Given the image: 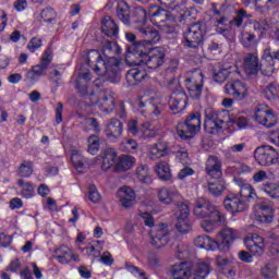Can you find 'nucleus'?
<instances>
[{"label": "nucleus", "instance_id": "obj_1", "mask_svg": "<svg viewBox=\"0 0 279 279\" xmlns=\"http://www.w3.org/2000/svg\"><path fill=\"white\" fill-rule=\"evenodd\" d=\"M121 65V60L111 59L106 61L98 50H89L85 52L78 60V77L84 80V82H90L92 69L96 75H104L111 82V84H119L121 82V74H119V66Z\"/></svg>", "mask_w": 279, "mask_h": 279}, {"label": "nucleus", "instance_id": "obj_2", "mask_svg": "<svg viewBox=\"0 0 279 279\" xmlns=\"http://www.w3.org/2000/svg\"><path fill=\"white\" fill-rule=\"evenodd\" d=\"M233 182L240 186V193L229 195L225 199V208L233 214L243 213V210H247L248 208L247 202L250 199H256V192L250 183H246L241 178H234Z\"/></svg>", "mask_w": 279, "mask_h": 279}, {"label": "nucleus", "instance_id": "obj_3", "mask_svg": "<svg viewBox=\"0 0 279 279\" xmlns=\"http://www.w3.org/2000/svg\"><path fill=\"white\" fill-rule=\"evenodd\" d=\"M130 51H134L136 54L138 62L134 64H145L147 69L151 71H156V69H160L162 64H165V58L167 56L165 48L162 47H155L150 50L145 47V45H133L130 48Z\"/></svg>", "mask_w": 279, "mask_h": 279}, {"label": "nucleus", "instance_id": "obj_4", "mask_svg": "<svg viewBox=\"0 0 279 279\" xmlns=\"http://www.w3.org/2000/svg\"><path fill=\"white\" fill-rule=\"evenodd\" d=\"M148 14L150 23L161 29L163 34H173L175 32V27L171 24V14H169V11L156 4H150Z\"/></svg>", "mask_w": 279, "mask_h": 279}, {"label": "nucleus", "instance_id": "obj_5", "mask_svg": "<svg viewBox=\"0 0 279 279\" xmlns=\"http://www.w3.org/2000/svg\"><path fill=\"white\" fill-rule=\"evenodd\" d=\"M225 123H230V113L227 110L209 109L206 111L204 128L207 134H219L223 130Z\"/></svg>", "mask_w": 279, "mask_h": 279}, {"label": "nucleus", "instance_id": "obj_6", "mask_svg": "<svg viewBox=\"0 0 279 279\" xmlns=\"http://www.w3.org/2000/svg\"><path fill=\"white\" fill-rule=\"evenodd\" d=\"M89 101L92 106H97L101 112H114L117 108V94L111 89H104L99 95L92 93L89 95Z\"/></svg>", "mask_w": 279, "mask_h": 279}, {"label": "nucleus", "instance_id": "obj_7", "mask_svg": "<svg viewBox=\"0 0 279 279\" xmlns=\"http://www.w3.org/2000/svg\"><path fill=\"white\" fill-rule=\"evenodd\" d=\"M202 130V116L199 113L190 114L184 122L177 125V134L183 141L193 138Z\"/></svg>", "mask_w": 279, "mask_h": 279}, {"label": "nucleus", "instance_id": "obj_8", "mask_svg": "<svg viewBox=\"0 0 279 279\" xmlns=\"http://www.w3.org/2000/svg\"><path fill=\"white\" fill-rule=\"evenodd\" d=\"M185 88L192 99H199L204 90V74L199 70L187 72L185 77Z\"/></svg>", "mask_w": 279, "mask_h": 279}, {"label": "nucleus", "instance_id": "obj_9", "mask_svg": "<svg viewBox=\"0 0 279 279\" xmlns=\"http://www.w3.org/2000/svg\"><path fill=\"white\" fill-rule=\"evenodd\" d=\"M204 25L202 23H194L186 32L183 33V45L189 49H197L201 43H204Z\"/></svg>", "mask_w": 279, "mask_h": 279}, {"label": "nucleus", "instance_id": "obj_10", "mask_svg": "<svg viewBox=\"0 0 279 279\" xmlns=\"http://www.w3.org/2000/svg\"><path fill=\"white\" fill-rule=\"evenodd\" d=\"M278 151L272 146L263 145L255 149V160L260 167H271L278 163Z\"/></svg>", "mask_w": 279, "mask_h": 279}, {"label": "nucleus", "instance_id": "obj_11", "mask_svg": "<svg viewBox=\"0 0 279 279\" xmlns=\"http://www.w3.org/2000/svg\"><path fill=\"white\" fill-rule=\"evenodd\" d=\"M225 93L238 101H243V99L250 97V86L245 82L235 78L226 83Z\"/></svg>", "mask_w": 279, "mask_h": 279}, {"label": "nucleus", "instance_id": "obj_12", "mask_svg": "<svg viewBox=\"0 0 279 279\" xmlns=\"http://www.w3.org/2000/svg\"><path fill=\"white\" fill-rule=\"evenodd\" d=\"M135 106L140 108L142 114H145V112H147L148 114L160 117V112H162V105L160 104V98H146L145 96H141L135 100Z\"/></svg>", "mask_w": 279, "mask_h": 279}, {"label": "nucleus", "instance_id": "obj_13", "mask_svg": "<svg viewBox=\"0 0 279 279\" xmlns=\"http://www.w3.org/2000/svg\"><path fill=\"white\" fill-rule=\"evenodd\" d=\"M189 205L186 203L178 204V207L174 209V216L177 218L175 229L181 234H187L191 232V221L189 220Z\"/></svg>", "mask_w": 279, "mask_h": 279}, {"label": "nucleus", "instance_id": "obj_14", "mask_svg": "<svg viewBox=\"0 0 279 279\" xmlns=\"http://www.w3.org/2000/svg\"><path fill=\"white\" fill-rule=\"evenodd\" d=\"M244 245L250 254L256 258H260L265 254V238L258 235V233H248L244 238Z\"/></svg>", "mask_w": 279, "mask_h": 279}, {"label": "nucleus", "instance_id": "obj_15", "mask_svg": "<svg viewBox=\"0 0 279 279\" xmlns=\"http://www.w3.org/2000/svg\"><path fill=\"white\" fill-rule=\"evenodd\" d=\"M256 123L264 125V128H276L278 125V116L274 110L267 107L257 108L254 114Z\"/></svg>", "mask_w": 279, "mask_h": 279}, {"label": "nucleus", "instance_id": "obj_16", "mask_svg": "<svg viewBox=\"0 0 279 279\" xmlns=\"http://www.w3.org/2000/svg\"><path fill=\"white\" fill-rule=\"evenodd\" d=\"M158 199L161 202V204H174L177 205L175 208H178V204H184V202H182V194H180V192H178V190L173 186L161 187L158 191Z\"/></svg>", "mask_w": 279, "mask_h": 279}, {"label": "nucleus", "instance_id": "obj_17", "mask_svg": "<svg viewBox=\"0 0 279 279\" xmlns=\"http://www.w3.org/2000/svg\"><path fill=\"white\" fill-rule=\"evenodd\" d=\"M219 213V207L206 199H201L194 207V215L198 219H205V217H215Z\"/></svg>", "mask_w": 279, "mask_h": 279}, {"label": "nucleus", "instance_id": "obj_18", "mask_svg": "<svg viewBox=\"0 0 279 279\" xmlns=\"http://www.w3.org/2000/svg\"><path fill=\"white\" fill-rule=\"evenodd\" d=\"M234 241H236V231L227 227L220 231L216 243H218V250H220V252H228Z\"/></svg>", "mask_w": 279, "mask_h": 279}, {"label": "nucleus", "instance_id": "obj_19", "mask_svg": "<svg viewBox=\"0 0 279 279\" xmlns=\"http://www.w3.org/2000/svg\"><path fill=\"white\" fill-rule=\"evenodd\" d=\"M128 132L137 138H149V136H154L151 124H149V122H146L138 128V121L130 120L128 122Z\"/></svg>", "mask_w": 279, "mask_h": 279}, {"label": "nucleus", "instance_id": "obj_20", "mask_svg": "<svg viewBox=\"0 0 279 279\" xmlns=\"http://www.w3.org/2000/svg\"><path fill=\"white\" fill-rule=\"evenodd\" d=\"M189 101V97L184 92H173L169 99L170 110H172L173 114H179L182 110H186V104Z\"/></svg>", "mask_w": 279, "mask_h": 279}, {"label": "nucleus", "instance_id": "obj_21", "mask_svg": "<svg viewBox=\"0 0 279 279\" xmlns=\"http://www.w3.org/2000/svg\"><path fill=\"white\" fill-rule=\"evenodd\" d=\"M276 61H274V56H271V49L267 48L264 50L262 56V62L259 63V71L262 75L266 77H271L276 71Z\"/></svg>", "mask_w": 279, "mask_h": 279}, {"label": "nucleus", "instance_id": "obj_22", "mask_svg": "<svg viewBox=\"0 0 279 279\" xmlns=\"http://www.w3.org/2000/svg\"><path fill=\"white\" fill-rule=\"evenodd\" d=\"M171 239V231L167 228V225H162L159 229H157L156 233L151 235L150 244L156 250H160V247H165L169 240Z\"/></svg>", "mask_w": 279, "mask_h": 279}, {"label": "nucleus", "instance_id": "obj_23", "mask_svg": "<svg viewBox=\"0 0 279 279\" xmlns=\"http://www.w3.org/2000/svg\"><path fill=\"white\" fill-rule=\"evenodd\" d=\"M214 82L217 84H223L228 77L232 80V77H241V72L236 65L228 68H221L219 70H214Z\"/></svg>", "mask_w": 279, "mask_h": 279}, {"label": "nucleus", "instance_id": "obj_24", "mask_svg": "<svg viewBox=\"0 0 279 279\" xmlns=\"http://www.w3.org/2000/svg\"><path fill=\"white\" fill-rule=\"evenodd\" d=\"M171 274L174 279H191L193 278V265L189 262L174 264Z\"/></svg>", "mask_w": 279, "mask_h": 279}, {"label": "nucleus", "instance_id": "obj_25", "mask_svg": "<svg viewBox=\"0 0 279 279\" xmlns=\"http://www.w3.org/2000/svg\"><path fill=\"white\" fill-rule=\"evenodd\" d=\"M105 134L108 141L114 143L123 134V123L117 118L111 119L105 129Z\"/></svg>", "mask_w": 279, "mask_h": 279}, {"label": "nucleus", "instance_id": "obj_26", "mask_svg": "<svg viewBox=\"0 0 279 279\" xmlns=\"http://www.w3.org/2000/svg\"><path fill=\"white\" fill-rule=\"evenodd\" d=\"M137 32L142 36L144 40H142V45H156V43L160 41V33L158 31L146 26H137Z\"/></svg>", "mask_w": 279, "mask_h": 279}, {"label": "nucleus", "instance_id": "obj_27", "mask_svg": "<svg viewBox=\"0 0 279 279\" xmlns=\"http://www.w3.org/2000/svg\"><path fill=\"white\" fill-rule=\"evenodd\" d=\"M205 171L209 178L219 180L223 175V172H221V160L215 156H209L206 161Z\"/></svg>", "mask_w": 279, "mask_h": 279}, {"label": "nucleus", "instance_id": "obj_28", "mask_svg": "<svg viewBox=\"0 0 279 279\" xmlns=\"http://www.w3.org/2000/svg\"><path fill=\"white\" fill-rule=\"evenodd\" d=\"M219 226H226V215L218 211L216 216H209V219L203 220L201 227L205 232H215Z\"/></svg>", "mask_w": 279, "mask_h": 279}, {"label": "nucleus", "instance_id": "obj_29", "mask_svg": "<svg viewBox=\"0 0 279 279\" xmlns=\"http://www.w3.org/2000/svg\"><path fill=\"white\" fill-rule=\"evenodd\" d=\"M100 28L102 34H105V36L108 38H119V25L110 15H106L101 20Z\"/></svg>", "mask_w": 279, "mask_h": 279}, {"label": "nucleus", "instance_id": "obj_30", "mask_svg": "<svg viewBox=\"0 0 279 279\" xmlns=\"http://www.w3.org/2000/svg\"><path fill=\"white\" fill-rule=\"evenodd\" d=\"M244 71L247 75H257L260 71V62L258 61V56L254 53H247L244 58Z\"/></svg>", "mask_w": 279, "mask_h": 279}, {"label": "nucleus", "instance_id": "obj_31", "mask_svg": "<svg viewBox=\"0 0 279 279\" xmlns=\"http://www.w3.org/2000/svg\"><path fill=\"white\" fill-rule=\"evenodd\" d=\"M121 53V47L117 45V41L106 40L102 43V56L106 62L110 60H118L117 57Z\"/></svg>", "mask_w": 279, "mask_h": 279}, {"label": "nucleus", "instance_id": "obj_32", "mask_svg": "<svg viewBox=\"0 0 279 279\" xmlns=\"http://www.w3.org/2000/svg\"><path fill=\"white\" fill-rule=\"evenodd\" d=\"M116 14L119 21L123 23V25H126V26L132 25V16H130L131 14L130 4H128V2L123 0L119 1L116 8Z\"/></svg>", "mask_w": 279, "mask_h": 279}, {"label": "nucleus", "instance_id": "obj_33", "mask_svg": "<svg viewBox=\"0 0 279 279\" xmlns=\"http://www.w3.org/2000/svg\"><path fill=\"white\" fill-rule=\"evenodd\" d=\"M131 23L134 25V29L138 31V27L147 26V11L143 7H135L133 10V16Z\"/></svg>", "mask_w": 279, "mask_h": 279}, {"label": "nucleus", "instance_id": "obj_34", "mask_svg": "<svg viewBox=\"0 0 279 279\" xmlns=\"http://www.w3.org/2000/svg\"><path fill=\"white\" fill-rule=\"evenodd\" d=\"M167 154H169V143L160 140L150 148L149 158L158 160V158H165Z\"/></svg>", "mask_w": 279, "mask_h": 279}, {"label": "nucleus", "instance_id": "obj_35", "mask_svg": "<svg viewBox=\"0 0 279 279\" xmlns=\"http://www.w3.org/2000/svg\"><path fill=\"white\" fill-rule=\"evenodd\" d=\"M194 245L196 247H199L201 250H207L211 252H215V250H219V242L213 240L208 235H198L194 240Z\"/></svg>", "mask_w": 279, "mask_h": 279}, {"label": "nucleus", "instance_id": "obj_36", "mask_svg": "<svg viewBox=\"0 0 279 279\" xmlns=\"http://www.w3.org/2000/svg\"><path fill=\"white\" fill-rule=\"evenodd\" d=\"M17 186H19V193L21 197H24V199H32L34 195H36V185L32 182H27L23 179L17 180Z\"/></svg>", "mask_w": 279, "mask_h": 279}, {"label": "nucleus", "instance_id": "obj_37", "mask_svg": "<svg viewBox=\"0 0 279 279\" xmlns=\"http://www.w3.org/2000/svg\"><path fill=\"white\" fill-rule=\"evenodd\" d=\"M147 77V72L141 68L131 69L126 72V82L129 86H136Z\"/></svg>", "mask_w": 279, "mask_h": 279}, {"label": "nucleus", "instance_id": "obj_38", "mask_svg": "<svg viewBox=\"0 0 279 279\" xmlns=\"http://www.w3.org/2000/svg\"><path fill=\"white\" fill-rule=\"evenodd\" d=\"M155 171L159 180H162L163 182H169V180L172 178L171 168L167 161H159L156 165Z\"/></svg>", "mask_w": 279, "mask_h": 279}, {"label": "nucleus", "instance_id": "obj_39", "mask_svg": "<svg viewBox=\"0 0 279 279\" xmlns=\"http://www.w3.org/2000/svg\"><path fill=\"white\" fill-rule=\"evenodd\" d=\"M135 174L140 182H142L143 184H151V171L149 170L148 165L141 163L140 166H137Z\"/></svg>", "mask_w": 279, "mask_h": 279}, {"label": "nucleus", "instance_id": "obj_40", "mask_svg": "<svg viewBox=\"0 0 279 279\" xmlns=\"http://www.w3.org/2000/svg\"><path fill=\"white\" fill-rule=\"evenodd\" d=\"M136 165V158L130 155H123L118 159L116 169L118 171H130Z\"/></svg>", "mask_w": 279, "mask_h": 279}, {"label": "nucleus", "instance_id": "obj_41", "mask_svg": "<svg viewBox=\"0 0 279 279\" xmlns=\"http://www.w3.org/2000/svg\"><path fill=\"white\" fill-rule=\"evenodd\" d=\"M117 150L114 148H107L105 150L104 157H102V169L104 171H108L110 167H114L117 165Z\"/></svg>", "mask_w": 279, "mask_h": 279}, {"label": "nucleus", "instance_id": "obj_42", "mask_svg": "<svg viewBox=\"0 0 279 279\" xmlns=\"http://www.w3.org/2000/svg\"><path fill=\"white\" fill-rule=\"evenodd\" d=\"M45 71H47L46 68H43V65L37 64L34 65L27 73H26V82L29 84H36L43 75H45Z\"/></svg>", "mask_w": 279, "mask_h": 279}, {"label": "nucleus", "instance_id": "obj_43", "mask_svg": "<svg viewBox=\"0 0 279 279\" xmlns=\"http://www.w3.org/2000/svg\"><path fill=\"white\" fill-rule=\"evenodd\" d=\"M260 274L264 278L274 279L278 276V266L274 262H268L260 269Z\"/></svg>", "mask_w": 279, "mask_h": 279}, {"label": "nucleus", "instance_id": "obj_44", "mask_svg": "<svg viewBox=\"0 0 279 279\" xmlns=\"http://www.w3.org/2000/svg\"><path fill=\"white\" fill-rule=\"evenodd\" d=\"M40 16L47 25H53L56 21H58V12L53 10L51 7H47L46 9L41 10Z\"/></svg>", "mask_w": 279, "mask_h": 279}, {"label": "nucleus", "instance_id": "obj_45", "mask_svg": "<svg viewBox=\"0 0 279 279\" xmlns=\"http://www.w3.org/2000/svg\"><path fill=\"white\" fill-rule=\"evenodd\" d=\"M263 97L268 101H274L278 98V84L270 83L262 92Z\"/></svg>", "mask_w": 279, "mask_h": 279}, {"label": "nucleus", "instance_id": "obj_46", "mask_svg": "<svg viewBox=\"0 0 279 279\" xmlns=\"http://www.w3.org/2000/svg\"><path fill=\"white\" fill-rule=\"evenodd\" d=\"M121 151H125L126 154H136L138 149V143L132 138H125L120 143Z\"/></svg>", "mask_w": 279, "mask_h": 279}, {"label": "nucleus", "instance_id": "obj_47", "mask_svg": "<svg viewBox=\"0 0 279 279\" xmlns=\"http://www.w3.org/2000/svg\"><path fill=\"white\" fill-rule=\"evenodd\" d=\"M208 274H210V264L202 262L196 265V268L194 270V274L192 272V276L194 278L204 279L206 278V276H208Z\"/></svg>", "mask_w": 279, "mask_h": 279}, {"label": "nucleus", "instance_id": "obj_48", "mask_svg": "<svg viewBox=\"0 0 279 279\" xmlns=\"http://www.w3.org/2000/svg\"><path fill=\"white\" fill-rule=\"evenodd\" d=\"M262 191L272 199H279V183H266L263 185Z\"/></svg>", "mask_w": 279, "mask_h": 279}, {"label": "nucleus", "instance_id": "obj_49", "mask_svg": "<svg viewBox=\"0 0 279 279\" xmlns=\"http://www.w3.org/2000/svg\"><path fill=\"white\" fill-rule=\"evenodd\" d=\"M246 19H250L247 11L241 9L236 12L235 16L229 22V24L231 27H241V25H243V21H246Z\"/></svg>", "mask_w": 279, "mask_h": 279}, {"label": "nucleus", "instance_id": "obj_50", "mask_svg": "<svg viewBox=\"0 0 279 279\" xmlns=\"http://www.w3.org/2000/svg\"><path fill=\"white\" fill-rule=\"evenodd\" d=\"M32 173H34V163L32 161L23 162L17 169L20 178H31Z\"/></svg>", "mask_w": 279, "mask_h": 279}, {"label": "nucleus", "instance_id": "obj_51", "mask_svg": "<svg viewBox=\"0 0 279 279\" xmlns=\"http://www.w3.org/2000/svg\"><path fill=\"white\" fill-rule=\"evenodd\" d=\"M71 252V248L66 245H62L57 250V260L59 263H62L63 265L69 263L71 260V255L69 254Z\"/></svg>", "mask_w": 279, "mask_h": 279}, {"label": "nucleus", "instance_id": "obj_52", "mask_svg": "<svg viewBox=\"0 0 279 279\" xmlns=\"http://www.w3.org/2000/svg\"><path fill=\"white\" fill-rule=\"evenodd\" d=\"M104 250V241H94V244L87 246V252L89 256H94V258H98L101 256V251Z\"/></svg>", "mask_w": 279, "mask_h": 279}, {"label": "nucleus", "instance_id": "obj_53", "mask_svg": "<svg viewBox=\"0 0 279 279\" xmlns=\"http://www.w3.org/2000/svg\"><path fill=\"white\" fill-rule=\"evenodd\" d=\"M208 191L214 197H219V195H222L223 191H226V184L221 182H209Z\"/></svg>", "mask_w": 279, "mask_h": 279}, {"label": "nucleus", "instance_id": "obj_54", "mask_svg": "<svg viewBox=\"0 0 279 279\" xmlns=\"http://www.w3.org/2000/svg\"><path fill=\"white\" fill-rule=\"evenodd\" d=\"M88 143V153L92 154V156L97 155V151H99V136L97 135H90L87 140Z\"/></svg>", "mask_w": 279, "mask_h": 279}, {"label": "nucleus", "instance_id": "obj_55", "mask_svg": "<svg viewBox=\"0 0 279 279\" xmlns=\"http://www.w3.org/2000/svg\"><path fill=\"white\" fill-rule=\"evenodd\" d=\"M88 82L84 81V78L78 77V82L76 83V89L78 90L80 95L83 97H87V99H90V94L95 93L93 90H88Z\"/></svg>", "mask_w": 279, "mask_h": 279}, {"label": "nucleus", "instance_id": "obj_56", "mask_svg": "<svg viewBox=\"0 0 279 279\" xmlns=\"http://www.w3.org/2000/svg\"><path fill=\"white\" fill-rule=\"evenodd\" d=\"M254 29H258L259 32H269V29H274V23L270 20L262 19L254 23Z\"/></svg>", "mask_w": 279, "mask_h": 279}, {"label": "nucleus", "instance_id": "obj_57", "mask_svg": "<svg viewBox=\"0 0 279 279\" xmlns=\"http://www.w3.org/2000/svg\"><path fill=\"white\" fill-rule=\"evenodd\" d=\"M125 38L128 43H131V45L126 47V52L130 53V56H133V58H136L138 54L130 49L133 45H144L143 41H136V35L133 33H125Z\"/></svg>", "mask_w": 279, "mask_h": 279}, {"label": "nucleus", "instance_id": "obj_58", "mask_svg": "<svg viewBox=\"0 0 279 279\" xmlns=\"http://www.w3.org/2000/svg\"><path fill=\"white\" fill-rule=\"evenodd\" d=\"M52 60H53V50H51V48H48L43 53V58H41L39 65L43 66L44 69H48V66H49V64H51Z\"/></svg>", "mask_w": 279, "mask_h": 279}, {"label": "nucleus", "instance_id": "obj_59", "mask_svg": "<svg viewBox=\"0 0 279 279\" xmlns=\"http://www.w3.org/2000/svg\"><path fill=\"white\" fill-rule=\"evenodd\" d=\"M254 40H256V35L248 32L242 33L241 43L243 47H252V45H254Z\"/></svg>", "mask_w": 279, "mask_h": 279}, {"label": "nucleus", "instance_id": "obj_60", "mask_svg": "<svg viewBox=\"0 0 279 279\" xmlns=\"http://www.w3.org/2000/svg\"><path fill=\"white\" fill-rule=\"evenodd\" d=\"M119 197L136 198V193L130 186H123L118 192Z\"/></svg>", "mask_w": 279, "mask_h": 279}, {"label": "nucleus", "instance_id": "obj_61", "mask_svg": "<svg viewBox=\"0 0 279 279\" xmlns=\"http://www.w3.org/2000/svg\"><path fill=\"white\" fill-rule=\"evenodd\" d=\"M40 47H43V40L38 37L32 38L27 45V49L31 50L32 53L40 49Z\"/></svg>", "mask_w": 279, "mask_h": 279}, {"label": "nucleus", "instance_id": "obj_62", "mask_svg": "<svg viewBox=\"0 0 279 279\" xmlns=\"http://www.w3.org/2000/svg\"><path fill=\"white\" fill-rule=\"evenodd\" d=\"M175 157L178 158L181 165H189V153L186 151V149H179L175 153Z\"/></svg>", "mask_w": 279, "mask_h": 279}, {"label": "nucleus", "instance_id": "obj_63", "mask_svg": "<svg viewBox=\"0 0 279 279\" xmlns=\"http://www.w3.org/2000/svg\"><path fill=\"white\" fill-rule=\"evenodd\" d=\"M141 218L143 219L144 225L148 228H154V226H156V220H154V216H151V214L142 213Z\"/></svg>", "mask_w": 279, "mask_h": 279}, {"label": "nucleus", "instance_id": "obj_64", "mask_svg": "<svg viewBox=\"0 0 279 279\" xmlns=\"http://www.w3.org/2000/svg\"><path fill=\"white\" fill-rule=\"evenodd\" d=\"M99 199H101V195L97 191V187L95 185H89V201L97 204Z\"/></svg>", "mask_w": 279, "mask_h": 279}]
</instances>
